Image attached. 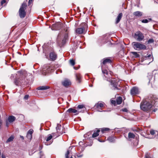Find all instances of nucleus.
Listing matches in <instances>:
<instances>
[{"label":"nucleus","mask_w":158,"mask_h":158,"mask_svg":"<svg viewBox=\"0 0 158 158\" xmlns=\"http://www.w3.org/2000/svg\"><path fill=\"white\" fill-rule=\"evenodd\" d=\"M155 102L154 97L151 98H150L147 99L141 103L140 108L144 111H148L151 109L153 104H155Z\"/></svg>","instance_id":"obj_1"},{"label":"nucleus","mask_w":158,"mask_h":158,"mask_svg":"<svg viewBox=\"0 0 158 158\" xmlns=\"http://www.w3.org/2000/svg\"><path fill=\"white\" fill-rule=\"evenodd\" d=\"M68 28L64 29L58 34L57 38V42L59 44L61 41L62 44L65 43L68 37Z\"/></svg>","instance_id":"obj_2"},{"label":"nucleus","mask_w":158,"mask_h":158,"mask_svg":"<svg viewBox=\"0 0 158 158\" xmlns=\"http://www.w3.org/2000/svg\"><path fill=\"white\" fill-rule=\"evenodd\" d=\"M107 80L110 81L111 84L112 85V88L114 90H119L120 89V82L118 79L113 78L111 79L110 78H108Z\"/></svg>","instance_id":"obj_3"},{"label":"nucleus","mask_w":158,"mask_h":158,"mask_svg":"<svg viewBox=\"0 0 158 158\" xmlns=\"http://www.w3.org/2000/svg\"><path fill=\"white\" fill-rule=\"evenodd\" d=\"M27 6L26 3L24 2L22 3L19 11V15L21 18H23L26 15V12L25 11Z\"/></svg>","instance_id":"obj_4"},{"label":"nucleus","mask_w":158,"mask_h":158,"mask_svg":"<svg viewBox=\"0 0 158 158\" xmlns=\"http://www.w3.org/2000/svg\"><path fill=\"white\" fill-rule=\"evenodd\" d=\"M132 44L135 49L139 50L141 49H145L146 46L143 44L139 43L137 42H133Z\"/></svg>","instance_id":"obj_5"},{"label":"nucleus","mask_w":158,"mask_h":158,"mask_svg":"<svg viewBox=\"0 0 158 158\" xmlns=\"http://www.w3.org/2000/svg\"><path fill=\"white\" fill-rule=\"evenodd\" d=\"M81 27L77 28L76 30V32L78 34L83 33L85 29L87 27V25L85 23H83L81 24Z\"/></svg>","instance_id":"obj_6"},{"label":"nucleus","mask_w":158,"mask_h":158,"mask_svg":"<svg viewBox=\"0 0 158 158\" xmlns=\"http://www.w3.org/2000/svg\"><path fill=\"white\" fill-rule=\"evenodd\" d=\"M134 37L137 41H142L144 38L143 34L140 31L136 32L134 34Z\"/></svg>","instance_id":"obj_7"},{"label":"nucleus","mask_w":158,"mask_h":158,"mask_svg":"<svg viewBox=\"0 0 158 158\" xmlns=\"http://www.w3.org/2000/svg\"><path fill=\"white\" fill-rule=\"evenodd\" d=\"M25 79L24 78H19L17 80H16L14 82L16 85H22L25 82Z\"/></svg>","instance_id":"obj_8"},{"label":"nucleus","mask_w":158,"mask_h":158,"mask_svg":"<svg viewBox=\"0 0 158 158\" xmlns=\"http://www.w3.org/2000/svg\"><path fill=\"white\" fill-rule=\"evenodd\" d=\"M131 94L132 95H135L139 94L138 88L136 87H133L131 90Z\"/></svg>","instance_id":"obj_9"},{"label":"nucleus","mask_w":158,"mask_h":158,"mask_svg":"<svg viewBox=\"0 0 158 158\" xmlns=\"http://www.w3.org/2000/svg\"><path fill=\"white\" fill-rule=\"evenodd\" d=\"M62 84L63 86L67 87L71 85V82L69 80L65 79L62 82Z\"/></svg>","instance_id":"obj_10"},{"label":"nucleus","mask_w":158,"mask_h":158,"mask_svg":"<svg viewBox=\"0 0 158 158\" xmlns=\"http://www.w3.org/2000/svg\"><path fill=\"white\" fill-rule=\"evenodd\" d=\"M144 60H148L149 61V63H150L153 60V58L151 54H147V56L143 57Z\"/></svg>","instance_id":"obj_11"},{"label":"nucleus","mask_w":158,"mask_h":158,"mask_svg":"<svg viewBox=\"0 0 158 158\" xmlns=\"http://www.w3.org/2000/svg\"><path fill=\"white\" fill-rule=\"evenodd\" d=\"M104 106V104L103 103L98 102L95 104L94 106V108L96 109H98L97 110L99 111H101L99 109L102 107Z\"/></svg>","instance_id":"obj_12"},{"label":"nucleus","mask_w":158,"mask_h":158,"mask_svg":"<svg viewBox=\"0 0 158 158\" xmlns=\"http://www.w3.org/2000/svg\"><path fill=\"white\" fill-rule=\"evenodd\" d=\"M57 57V55L55 52H53L50 53V58L52 60H55Z\"/></svg>","instance_id":"obj_13"},{"label":"nucleus","mask_w":158,"mask_h":158,"mask_svg":"<svg viewBox=\"0 0 158 158\" xmlns=\"http://www.w3.org/2000/svg\"><path fill=\"white\" fill-rule=\"evenodd\" d=\"M135 137V135L131 132H129L128 134V140L129 141H131L132 139H134Z\"/></svg>","instance_id":"obj_14"},{"label":"nucleus","mask_w":158,"mask_h":158,"mask_svg":"<svg viewBox=\"0 0 158 158\" xmlns=\"http://www.w3.org/2000/svg\"><path fill=\"white\" fill-rule=\"evenodd\" d=\"M49 88L50 87L48 86H40L38 87L37 89L38 90H44L49 89Z\"/></svg>","instance_id":"obj_15"},{"label":"nucleus","mask_w":158,"mask_h":158,"mask_svg":"<svg viewBox=\"0 0 158 158\" xmlns=\"http://www.w3.org/2000/svg\"><path fill=\"white\" fill-rule=\"evenodd\" d=\"M133 15L136 17H139L142 15V12L139 11H136L133 13Z\"/></svg>","instance_id":"obj_16"},{"label":"nucleus","mask_w":158,"mask_h":158,"mask_svg":"<svg viewBox=\"0 0 158 158\" xmlns=\"http://www.w3.org/2000/svg\"><path fill=\"white\" fill-rule=\"evenodd\" d=\"M16 119L15 117L12 115L9 116L8 119V121L9 123H12Z\"/></svg>","instance_id":"obj_17"},{"label":"nucleus","mask_w":158,"mask_h":158,"mask_svg":"<svg viewBox=\"0 0 158 158\" xmlns=\"http://www.w3.org/2000/svg\"><path fill=\"white\" fill-rule=\"evenodd\" d=\"M122 16L123 14L122 13H120L118 14L116 19V23H118L119 22L120 20H121V18H122Z\"/></svg>","instance_id":"obj_18"},{"label":"nucleus","mask_w":158,"mask_h":158,"mask_svg":"<svg viewBox=\"0 0 158 158\" xmlns=\"http://www.w3.org/2000/svg\"><path fill=\"white\" fill-rule=\"evenodd\" d=\"M122 101V98L121 97H119L116 99V103L118 105L120 104Z\"/></svg>","instance_id":"obj_19"},{"label":"nucleus","mask_w":158,"mask_h":158,"mask_svg":"<svg viewBox=\"0 0 158 158\" xmlns=\"http://www.w3.org/2000/svg\"><path fill=\"white\" fill-rule=\"evenodd\" d=\"M100 131L99 129L97 130L96 131L94 132L92 135V137L95 138L98 136L99 135V133L100 132Z\"/></svg>","instance_id":"obj_20"},{"label":"nucleus","mask_w":158,"mask_h":158,"mask_svg":"<svg viewBox=\"0 0 158 158\" xmlns=\"http://www.w3.org/2000/svg\"><path fill=\"white\" fill-rule=\"evenodd\" d=\"M67 111L69 113H76L77 112L76 110L72 108L69 109L67 110Z\"/></svg>","instance_id":"obj_21"},{"label":"nucleus","mask_w":158,"mask_h":158,"mask_svg":"<svg viewBox=\"0 0 158 158\" xmlns=\"http://www.w3.org/2000/svg\"><path fill=\"white\" fill-rule=\"evenodd\" d=\"M111 62V60L109 58H106L104 60L103 62V64H105L107 63H110Z\"/></svg>","instance_id":"obj_22"},{"label":"nucleus","mask_w":158,"mask_h":158,"mask_svg":"<svg viewBox=\"0 0 158 158\" xmlns=\"http://www.w3.org/2000/svg\"><path fill=\"white\" fill-rule=\"evenodd\" d=\"M76 77L77 80V81L79 83L80 82L81 77L80 74H76Z\"/></svg>","instance_id":"obj_23"},{"label":"nucleus","mask_w":158,"mask_h":158,"mask_svg":"<svg viewBox=\"0 0 158 158\" xmlns=\"http://www.w3.org/2000/svg\"><path fill=\"white\" fill-rule=\"evenodd\" d=\"M148 74L149 75L148 76V77L149 80L148 83H152V82H151V79H152V76L151 74V73H148Z\"/></svg>","instance_id":"obj_24"},{"label":"nucleus","mask_w":158,"mask_h":158,"mask_svg":"<svg viewBox=\"0 0 158 158\" xmlns=\"http://www.w3.org/2000/svg\"><path fill=\"white\" fill-rule=\"evenodd\" d=\"M14 139V137L13 136H10L8 139L7 140H6V142L7 143H8V142H11V141H12L13 139Z\"/></svg>","instance_id":"obj_25"},{"label":"nucleus","mask_w":158,"mask_h":158,"mask_svg":"<svg viewBox=\"0 0 158 158\" xmlns=\"http://www.w3.org/2000/svg\"><path fill=\"white\" fill-rule=\"evenodd\" d=\"M69 63L72 66H73L75 64V61L73 59H70L69 60Z\"/></svg>","instance_id":"obj_26"},{"label":"nucleus","mask_w":158,"mask_h":158,"mask_svg":"<svg viewBox=\"0 0 158 158\" xmlns=\"http://www.w3.org/2000/svg\"><path fill=\"white\" fill-rule=\"evenodd\" d=\"M52 137V135H48V136L46 139V141L48 142L50 140Z\"/></svg>","instance_id":"obj_27"},{"label":"nucleus","mask_w":158,"mask_h":158,"mask_svg":"<svg viewBox=\"0 0 158 158\" xmlns=\"http://www.w3.org/2000/svg\"><path fill=\"white\" fill-rule=\"evenodd\" d=\"M108 140L110 142H112L114 141V139L113 137H109L108 138Z\"/></svg>","instance_id":"obj_28"},{"label":"nucleus","mask_w":158,"mask_h":158,"mask_svg":"<svg viewBox=\"0 0 158 158\" xmlns=\"http://www.w3.org/2000/svg\"><path fill=\"white\" fill-rule=\"evenodd\" d=\"M110 130V129L108 128H103L101 130V131L102 133H103L106 131H107Z\"/></svg>","instance_id":"obj_29"},{"label":"nucleus","mask_w":158,"mask_h":158,"mask_svg":"<svg viewBox=\"0 0 158 158\" xmlns=\"http://www.w3.org/2000/svg\"><path fill=\"white\" fill-rule=\"evenodd\" d=\"M102 71L104 75V76H105V77H106V76L105 75V74H106V75H107L108 74V72L107 71L106 69H102Z\"/></svg>","instance_id":"obj_30"},{"label":"nucleus","mask_w":158,"mask_h":158,"mask_svg":"<svg viewBox=\"0 0 158 158\" xmlns=\"http://www.w3.org/2000/svg\"><path fill=\"white\" fill-rule=\"evenodd\" d=\"M132 53L136 58L139 57V55L136 52H132Z\"/></svg>","instance_id":"obj_31"},{"label":"nucleus","mask_w":158,"mask_h":158,"mask_svg":"<svg viewBox=\"0 0 158 158\" xmlns=\"http://www.w3.org/2000/svg\"><path fill=\"white\" fill-rule=\"evenodd\" d=\"M33 132V130L32 129H30L28 131L27 134L32 135Z\"/></svg>","instance_id":"obj_32"},{"label":"nucleus","mask_w":158,"mask_h":158,"mask_svg":"<svg viewBox=\"0 0 158 158\" xmlns=\"http://www.w3.org/2000/svg\"><path fill=\"white\" fill-rule=\"evenodd\" d=\"M69 154V150H68L67 151L66 153L65 154V156L66 158H69V157L68 155Z\"/></svg>","instance_id":"obj_33"},{"label":"nucleus","mask_w":158,"mask_h":158,"mask_svg":"<svg viewBox=\"0 0 158 158\" xmlns=\"http://www.w3.org/2000/svg\"><path fill=\"white\" fill-rule=\"evenodd\" d=\"M83 108H85L84 106L83 105H79L77 107V109H82Z\"/></svg>","instance_id":"obj_34"},{"label":"nucleus","mask_w":158,"mask_h":158,"mask_svg":"<svg viewBox=\"0 0 158 158\" xmlns=\"http://www.w3.org/2000/svg\"><path fill=\"white\" fill-rule=\"evenodd\" d=\"M154 42V40L153 39H150L148 41V43H152Z\"/></svg>","instance_id":"obj_35"},{"label":"nucleus","mask_w":158,"mask_h":158,"mask_svg":"<svg viewBox=\"0 0 158 158\" xmlns=\"http://www.w3.org/2000/svg\"><path fill=\"white\" fill-rule=\"evenodd\" d=\"M27 138L28 139L31 140L32 138V135H30V134H27Z\"/></svg>","instance_id":"obj_36"},{"label":"nucleus","mask_w":158,"mask_h":158,"mask_svg":"<svg viewBox=\"0 0 158 158\" xmlns=\"http://www.w3.org/2000/svg\"><path fill=\"white\" fill-rule=\"evenodd\" d=\"M111 102L112 104L114 105V106H115L116 105V102L115 101L112 100L111 101Z\"/></svg>","instance_id":"obj_37"},{"label":"nucleus","mask_w":158,"mask_h":158,"mask_svg":"<svg viewBox=\"0 0 158 158\" xmlns=\"http://www.w3.org/2000/svg\"><path fill=\"white\" fill-rule=\"evenodd\" d=\"M143 23H147L148 22V20L147 19H143L142 21Z\"/></svg>","instance_id":"obj_38"},{"label":"nucleus","mask_w":158,"mask_h":158,"mask_svg":"<svg viewBox=\"0 0 158 158\" xmlns=\"http://www.w3.org/2000/svg\"><path fill=\"white\" fill-rule=\"evenodd\" d=\"M150 134L152 135H153L155 134V131L154 130H152L151 131H150Z\"/></svg>","instance_id":"obj_39"},{"label":"nucleus","mask_w":158,"mask_h":158,"mask_svg":"<svg viewBox=\"0 0 158 158\" xmlns=\"http://www.w3.org/2000/svg\"><path fill=\"white\" fill-rule=\"evenodd\" d=\"M6 2V1L5 0H2L1 2V5L2 6Z\"/></svg>","instance_id":"obj_40"},{"label":"nucleus","mask_w":158,"mask_h":158,"mask_svg":"<svg viewBox=\"0 0 158 158\" xmlns=\"http://www.w3.org/2000/svg\"><path fill=\"white\" fill-rule=\"evenodd\" d=\"M2 125V120L1 119V118L0 117V129H1V126Z\"/></svg>","instance_id":"obj_41"},{"label":"nucleus","mask_w":158,"mask_h":158,"mask_svg":"<svg viewBox=\"0 0 158 158\" xmlns=\"http://www.w3.org/2000/svg\"><path fill=\"white\" fill-rule=\"evenodd\" d=\"M122 111L123 112H127L128 111V110L126 108H124L122 110Z\"/></svg>","instance_id":"obj_42"},{"label":"nucleus","mask_w":158,"mask_h":158,"mask_svg":"<svg viewBox=\"0 0 158 158\" xmlns=\"http://www.w3.org/2000/svg\"><path fill=\"white\" fill-rule=\"evenodd\" d=\"M28 97L29 95H26L24 96V98L25 99H27L28 98Z\"/></svg>","instance_id":"obj_43"},{"label":"nucleus","mask_w":158,"mask_h":158,"mask_svg":"<svg viewBox=\"0 0 158 158\" xmlns=\"http://www.w3.org/2000/svg\"><path fill=\"white\" fill-rule=\"evenodd\" d=\"M33 0H29V2H28V4L29 5H30V4H31L32 3V2L33 1Z\"/></svg>","instance_id":"obj_44"},{"label":"nucleus","mask_w":158,"mask_h":158,"mask_svg":"<svg viewBox=\"0 0 158 158\" xmlns=\"http://www.w3.org/2000/svg\"><path fill=\"white\" fill-rule=\"evenodd\" d=\"M42 146H41V145H40V147H39V149L40 150H41L42 148Z\"/></svg>","instance_id":"obj_45"},{"label":"nucleus","mask_w":158,"mask_h":158,"mask_svg":"<svg viewBox=\"0 0 158 158\" xmlns=\"http://www.w3.org/2000/svg\"><path fill=\"white\" fill-rule=\"evenodd\" d=\"M2 158H6L5 155L2 154Z\"/></svg>","instance_id":"obj_46"},{"label":"nucleus","mask_w":158,"mask_h":158,"mask_svg":"<svg viewBox=\"0 0 158 158\" xmlns=\"http://www.w3.org/2000/svg\"><path fill=\"white\" fill-rule=\"evenodd\" d=\"M145 158H151L148 155H146L145 156Z\"/></svg>","instance_id":"obj_47"},{"label":"nucleus","mask_w":158,"mask_h":158,"mask_svg":"<svg viewBox=\"0 0 158 158\" xmlns=\"http://www.w3.org/2000/svg\"><path fill=\"white\" fill-rule=\"evenodd\" d=\"M6 126L7 127H8L9 126V123L7 121L6 122Z\"/></svg>","instance_id":"obj_48"},{"label":"nucleus","mask_w":158,"mask_h":158,"mask_svg":"<svg viewBox=\"0 0 158 158\" xmlns=\"http://www.w3.org/2000/svg\"><path fill=\"white\" fill-rule=\"evenodd\" d=\"M45 144L46 145H48V144H48L46 143V142H45Z\"/></svg>","instance_id":"obj_49"},{"label":"nucleus","mask_w":158,"mask_h":158,"mask_svg":"<svg viewBox=\"0 0 158 158\" xmlns=\"http://www.w3.org/2000/svg\"><path fill=\"white\" fill-rule=\"evenodd\" d=\"M21 138H22L23 139L24 138H23V136H21Z\"/></svg>","instance_id":"obj_50"},{"label":"nucleus","mask_w":158,"mask_h":158,"mask_svg":"<svg viewBox=\"0 0 158 158\" xmlns=\"http://www.w3.org/2000/svg\"><path fill=\"white\" fill-rule=\"evenodd\" d=\"M149 20H151V19H149Z\"/></svg>","instance_id":"obj_51"},{"label":"nucleus","mask_w":158,"mask_h":158,"mask_svg":"<svg viewBox=\"0 0 158 158\" xmlns=\"http://www.w3.org/2000/svg\"><path fill=\"white\" fill-rule=\"evenodd\" d=\"M81 156H81V155L80 156H79V157H81Z\"/></svg>","instance_id":"obj_52"},{"label":"nucleus","mask_w":158,"mask_h":158,"mask_svg":"<svg viewBox=\"0 0 158 158\" xmlns=\"http://www.w3.org/2000/svg\"><path fill=\"white\" fill-rule=\"evenodd\" d=\"M70 158H73V157L72 156H71Z\"/></svg>","instance_id":"obj_53"},{"label":"nucleus","mask_w":158,"mask_h":158,"mask_svg":"<svg viewBox=\"0 0 158 158\" xmlns=\"http://www.w3.org/2000/svg\"><path fill=\"white\" fill-rule=\"evenodd\" d=\"M74 68L75 69H75V68L74 67Z\"/></svg>","instance_id":"obj_54"},{"label":"nucleus","mask_w":158,"mask_h":158,"mask_svg":"<svg viewBox=\"0 0 158 158\" xmlns=\"http://www.w3.org/2000/svg\"><path fill=\"white\" fill-rule=\"evenodd\" d=\"M56 130H57V129H58V128H57V127H56Z\"/></svg>","instance_id":"obj_55"}]
</instances>
